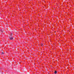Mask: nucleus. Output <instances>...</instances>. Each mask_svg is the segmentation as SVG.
I'll return each instance as SVG.
<instances>
[{
	"mask_svg": "<svg viewBox=\"0 0 74 74\" xmlns=\"http://www.w3.org/2000/svg\"><path fill=\"white\" fill-rule=\"evenodd\" d=\"M9 38L10 39V40H13V39H14V38H13V37H9Z\"/></svg>",
	"mask_w": 74,
	"mask_h": 74,
	"instance_id": "1",
	"label": "nucleus"
},
{
	"mask_svg": "<svg viewBox=\"0 0 74 74\" xmlns=\"http://www.w3.org/2000/svg\"><path fill=\"white\" fill-rule=\"evenodd\" d=\"M55 74H56L57 73V71H55L54 72Z\"/></svg>",
	"mask_w": 74,
	"mask_h": 74,
	"instance_id": "2",
	"label": "nucleus"
},
{
	"mask_svg": "<svg viewBox=\"0 0 74 74\" xmlns=\"http://www.w3.org/2000/svg\"><path fill=\"white\" fill-rule=\"evenodd\" d=\"M1 32H4V29H3L1 31Z\"/></svg>",
	"mask_w": 74,
	"mask_h": 74,
	"instance_id": "3",
	"label": "nucleus"
},
{
	"mask_svg": "<svg viewBox=\"0 0 74 74\" xmlns=\"http://www.w3.org/2000/svg\"><path fill=\"white\" fill-rule=\"evenodd\" d=\"M41 46L42 47V46H43V44H42H42H41Z\"/></svg>",
	"mask_w": 74,
	"mask_h": 74,
	"instance_id": "4",
	"label": "nucleus"
},
{
	"mask_svg": "<svg viewBox=\"0 0 74 74\" xmlns=\"http://www.w3.org/2000/svg\"><path fill=\"white\" fill-rule=\"evenodd\" d=\"M4 52H2V54H4Z\"/></svg>",
	"mask_w": 74,
	"mask_h": 74,
	"instance_id": "5",
	"label": "nucleus"
},
{
	"mask_svg": "<svg viewBox=\"0 0 74 74\" xmlns=\"http://www.w3.org/2000/svg\"><path fill=\"white\" fill-rule=\"evenodd\" d=\"M13 35V34H11V35L10 36H11V35Z\"/></svg>",
	"mask_w": 74,
	"mask_h": 74,
	"instance_id": "6",
	"label": "nucleus"
}]
</instances>
